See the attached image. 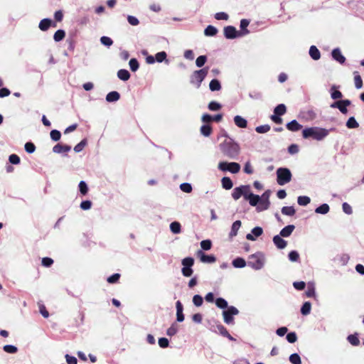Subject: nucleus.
I'll list each match as a JSON object with an SVG mask.
<instances>
[{"instance_id": "20", "label": "nucleus", "mask_w": 364, "mask_h": 364, "mask_svg": "<svg viewBox=\"0 0 364 364\" xmlns=\"http://www.w3.org/2000/svg\"><path fill=\"white\" fill-rule=\"evenodd\" d=\"M286 127L291 132H297L302 128V125L300 124L296 119H293L286 124Z\"/></svg>"}, {"instance_id": "49", "label": "nucleus", "mask_w": 364, "mask_h": 364, "mask_svg": "<svg viewBox=\"0 0 364 364\" xmlns=\"http://www.w3.org/2000/svg\"><path fill=\"white\" fill-rule=\"evenodd\" d=\"M79 191L83 196L86 195L88 192V187L87 183L84 181H81L78 185Z\"/></svg>"}, {"instance_id": "35", "label": "nucleus", "mask_w": 364, "mask_h": 364, "mask_svg": "<svg viewBox=\"0 0 364 364\" xmlns=\"http://www.w3.org/2000/svg\"><path fill=\"white\" fill-rule=\"evenodd\" d=\"M330 208L327 203H323L318 207H317L315 210V212L318 214H326L329 212Z\"/></svg>"}, {"instance_id": "30", "label": "nucleus", "mask_w": 364, "mask_h": 364, "mask_svg": "<svg viewBox=\"0 0 364 364\" xmlns=\"http://www.w3.org/2000/svg\"><path fill=\"white\" fill-rule=\"evenodd\" d=\"M166 57L167 54L165 51L159 52L155 55V59L156 62L162 63L164 61L166 64H168L169 61L166 59Z\"/></svg>"}, {"instance_id": "9", "label": "nucleus", "mask_w": 364, "mask_h": 364, "mask_svg": "<svg viewBox=\"0 0 364 364\" xmlns=\"http://www.w3.org/2000/svg\"><path fill=\"white\" fill-rule=\"evenodd\" d=\"M238 314L239 311L236 307L233 306H229L226 310L223 311L224 322L227 324L234 323L233 316L237 315Z\"/></svg>"}, {"instance_id": "26", "label": "nucleus", "mask_w": 364, "mask_h": 364, "mask_svg": "<svg viewBox=\"0 0 364 364\" xmlns=\"http://www.w3.org/2000/svg\"><path fill=\"white\" fill-rule=\"evenodd\" d=\"M120 98V95L117 91H112L109 92L106 96V100L109 102H114L119 100Z\"/></svg>"}, {"instance_id": "46", "label": "nucleus", "mask_w": 364, "mask_h": 364, "mask_svg": "<svg viewBox=\"0 0 364 364\" xmlns=\"http://www.w3.org/2000/svg\"><path fill=\"white\" fill-rule=\"evenodd\" d=\"M288 258L291 262H298L299 260V254L297 251L292 250L289 253Z\"/></svg>"}, {"instance_id": "8", "label": "nucleus", "mask_w": 364, "mask_h": 364, "mask_svg": "<svg viewBox=\"0 0 364 364\" xmlns=\"http://www.w3.org/2000/svg\"><path fill=\"white\" fill-rule=\"evenodd\" d=\"M181 264L183 268L181 269L182 274L184 277H191L193 274L192 266L194 264V259L191 257H188L182 259Z\"/></svg>"}, {"instance_id": "24", "label": "nucleus", "mask_w": 364, "mask_h": 364, "mask_svg": "<svg viewBox=\"0 0 364 364\" xmlns=\"http://www.w3.org/2000/svg\"><path fill=\"white\" fill-rule=\"evenodd\" d=\"M338 87L335 85H332L331 87V90H330L331 97L333 100H338V99H341L343 97V94L341 93V92L336 90Z\"/></svg>"}, {"instance_id": "59", "label": "nucleus", "mask_w": 364, "mask_h": 364, "mask_svg": "<svg viewBox=\"0 0 364 364\" xmlns=\"http://www.w3.org/2000/svg\"><path fill=\"white\" fill-rule=\"evenodd\" d=\"M200 247L203 250H209L212 247V242L210 240H205L200 242Z\"/></svg>"}, {"instance_id": "25", "label": "nucleus", "mask_w": 364, "mask_h": 364, "mask_svg": "<svg viewBox=\"0 0 364 364\" xmlns=\"http://www.w3.org/2000/svg\"><path fill=\"white\" fill-rule=\"evenodd\" d=\"M241 227V221L240 220H236L235 221L231 227V230L230 232L229 236L230 237H235L237 234V232Z\"/></svg>"}, {"instance_id": "2", "label": "nucleus", "mask_w": 364, "mask_h": 364, "mask_svg": "<svg viewBox=\"0 0 364 364\" xmlns=\"http://www.w3.org/2000/svg\"><path fill=\"white\" fill-rule=\"evenodd\" d=\"M220 149L225 156L231 159H237L240 151L239 144L231 138L221 143Z\"/></svg>"}, {"instance_id": "19", "label": "nucleus", "mask_w": 364, "mask_h": 364, "mask_svg": "<svg viewBox=\"0 0 364 364\" xmlns=\"http://www.w3.org/2000/svg\"><path fill=\"white\" fill-rule=\"evenodd\" d=\"M176 320L178 322H182L184 321V315L183 314V305L180 301H177L176 303Z\"/></svg>"}, {"instance_id": "16", "label": "nucleus", "mask_w": 364, "mask_h": 364, "mask_svg": "<svg viewBox=\"0 0 364 364\" xmlns=\"http://www.w3.org/2000/svg\"><path fill=\"white\" fill-rule=\"evenodd\" d=\"M331 55L333 60L341 64H343L346 61V58L342 55L341 51L338 48H334L332 50Z\"/></svg>"}, {"instance_id": "11", "label": "nucleus", "mask_w": 364, "mask_h": 364, "mask_svg": "<svg viewBox=\"0 0 364 364\" xmlns=\"http://www.w3.org/2000/svg\"><path fill=\"white\" fill-rule=\"evenodd\" d=\"M351 104L350 100H343L336 101L331 105V108H337L340 110V112L343 114H347L348 109L347 107Z\"/></svg>"}, {"instance_id": "40", "label": "nucleus", "mask_w": 364, "mask_h": 364, "mask_svg": "<svg viewBox=\"0 0 364 364\" xmlns=\"http://www.w3.org/2000/svg\"><path fill=\"white\" fill-rule=\"evenodd\" d=\"M311 309V304L309 301H306L303 304L301 308V313L303 315H308L310 314Z\"/></svg>"}, {"instance_id": "36", "label": "nucleus", "mask_w": 364, "mask_h": 364, "mask_svg": "<svg viewBox=\"0 0 364 364\" xmlns=\"http://www.w3.org/2000/svg\"><path fill=\"white\" fill-rule=\"evenodd\" d=\"M281 212L283 215L293 216L295 214L296 210L293 206H284L282 208Z\"/></svg>"}, {"instance_id": "53", "label": "nucleus", "mask_w": 364, "mask_h": 364, "mask_svg": "<svg viewBox=\"0 0 364 364\" xmlns=\"http://www.w3.org/2000/svg\"><path fill=\"white\" fill-rule=\"evenodd\" d=\"M86 144H87V139H83L80 143H78L77 145L75 146L74 151L76 153L80 152L84 149V147L86 146Z\"/></svg>"}, {"instance_id": "22", "label": "nucleus", "mask_w": 364, "mask_h": 364, "mask_svg": "<svg viewBox=\"0 0 364 364\" xmlns=\"http://www.w3.org/2000/svg\"><path fill=\"white\" fill-rule=\"evenodd\" d=\"M234 122L239 128H246L247 126V121L240 115H236L234 117Z\"/></svg>"}, {"instance_id": "47", "label": "nucleus", "mask_w": 364, "mask_h": 364, "mask_svg": "<svg viewBox=\"0 0 364 364\" xmlns=\"http://www.w3.org/2000/svg\"><path fill=\"white\" fill-rule=\"evenodd\" d=\"M270 129H271V127L269 124H264V125L257 126L255 128V131L259 134H264V133L268 132L270 130Z\"/></svg>"}, {"instance_id": "29", "label": "nucleus", "mask_w": 364, "mask_h": 364, "mask_svg": "<svg viewBox=\"0 0 364 364\" xmlns=\"http://www.w3.org/2000/svg\"><path fill=\"white\" fill-rule=\"evenodd\" d=\"M221 183L223 188L225 190H230L233 186L232 180L228 176H224L221 180Z\"/></svg>"}, {"instance_id": "61", "label": "nucleus", "mask_w": 364, "mask_h": 364, "mask_svg": "<svg viewBox=\"0 0 364 364\" xmlns=\"http://www.w3.org/2000/svg\"><path fill=\"white\" fill-rule=\"evenodd\" d=\"M193 302L195 306H200L203 304V297L198 294L194 295L193 297Z\"/></svg>"}, {"instance_id": "64", "label": "nucleus", "mask_w": 364, "mask_h": 364, "mask_svg": "<svg viewBox=\"0 0 364 364\" xmlns=\"http://www.w3.org/2000/svg\"><path fill=\"white\" fill-rule=\"evenodd\" d=\"M65 358V360H66V362L68 364H77V360L75 356L70 355L69 354H66Z\"/></svg>"}, {"instance_id": "10", "label": "nucleus", "mask_w": 364, "mask_h": 364, "mask_svg": "<svg viewBox=\"0 0 364 364\" xmlns=\"http://www.w3.org/2000/svg\"><path fill=\"white\" fill-rule=\"evenodd\" d=\"M250 191V187L248 185L240 186L233 189L232 192V197L235 200H238L241 196L245 198L247 192Z\"/></svg>"}, {"instance_id": "23", "label": "nucleus", "mask_w": 364, "mask_h": 364, "mask_svg": "<svg viewBox=\"0 0 364 364\" xmlns=\"http://www.w3.org/2000/svg\"><path fill=\"white\" fill-rule=\"evenodd\" d=\"M309 55L314 60H318L321 58L319 50L315 46H311L309 48Z\"/></svg>"}, {"instance_id": "3", "label": "nucleus", "mask_w": 364, "mask_h": 364, "mask_svg": "<svg viewBox=\"0 0 364 364\" xmlns=\"http://www.w3.org/2000/svg\"><path fill=\"white\" fill-rule=\"evenodd\" d=\"M335 130L334 128L326 129L318 127L306 128L302 132V136L304 139L312 138L317 141H321L326 138L331 131Z\"/></svg>"}, {"instance_id": "62", "label": "nucleus", "mask_w": 364, "mask_h": 364, "mask_svg": "<svg viewBox=\"0 0 364 364\" xmlns=\"http://www.w3.org/2000/svg\"><path fill=\"white\" fill-rule=\"evenodd\" d=\"M287 340L290 343H294L297 341V336L295 332H290L286 336Z\"/></svg>"}, {"instance_id": "41", "label": "nucleus", "mask_w": 364, "mask_h": 364, "mask_svg": "<svg viewBox=\"0 0 364 364\" xmlns=\"http://www.w3.org/2000/svg\"><path fill=\"white\" fill-rule=\"evenodd\" d=\"M310 202H311V199L309 196H299L297 198L298 204L301 206H306L309 203H310Z\"/></svg>"}, {"instance_id": "57", "label": "nucleus", "mask_w": 364, "mask_h": 364, "mask_svg": "<svg viewBox=\"0 0 364 364\" xmlns=\"http://www.w3.org/2000/svg\"><path fill=\"white\" fill-rule=\"evenodd\" d=\"M100 42L102 45L109 47L113 44V41L108 36H102L100 38Z\"/></svg>"}, {"instance_id": "15", "label": "nucleus", "mask_w": 364, "mask_h": 364, "mask_svg": "<svg viewBox=\"0 0 364 364\" xmlns=\"http://www.w3.org/2000/svg\"><path fill=\"white\" fill-rule=\"evenodd\" d=\"M197 255L203 263H213L216 261V257L214 255H205L202 250H198Z\"/></svg>"}, {"instance_id": "27", "label": "nucleus", "mask_w": 364, "mask_h": 364, "mask_svg": "<svg viewBox=\"0 0 364 364\" xmlns=\"http://www.w3.org/2000/svg\"><path fill=\"white\" fill-rule=\"evenodd\" d=\"M221 87L220 82L217 79L212 80L209 83V88L212 92L219 91Z\"/></svg>"}, {"instance_id": "14", "label": "nucleus", "mask_w": 364, "mask_h": 364, "mask_svg": "<svg viewBox=\"0 0 364 364\" xmlns=\"http://www.w3.org/2000/svg\"><path fill=\"white\" fill-rule=\"evenodd\" d=\"M50 27H56V23L48 18L42 19L38 25V28L42 31H47Z\"/></svg>"}, {"instance_id": "7", "label": "nucleus", "mask_w": 364, "mask_h": 364, "mask_svg": "<svg viewBox=\"0 0 364 364\" xmlns=\"http://www.w3.org/2000/svg\"><path fill=\"white\" fill-rule=\"evenodd\" d=\"M218 168L222 171H230L232 173H237L240 170V165L236 162L220 161L218 164Z\"/></svg>"}, {"instance_id": "54", "label": "nucleus", "mask_w": 364, "mask_h": 364, "mask_svg": "<svg viewBox=\"0 0 364 364\" xmlns=\"http://www.w3.org/2000/svg\"><path fill=\"white\" fill-rule=\"evenodd\" d=\"M208 107L210 111H218L222 107V106L219 102L212 101L208 104Z\"/></svg>"}, {"instance_id": "37", "label": "nucleus", "mask_w": 364, "mask_h": 364, "mask_svg": "<svg viewBox=\"0 0 364 364\" xmlns=\"http://www.w3.org/2000/svg\"><path fill=\"white\" fill-rule=\"evenodd\" d=\"M217 33L218 29L211 25L208 26L204 31V33L207 36H214L217 34Z\"/></svg>"}, {"instance_id": "44", "label": "nucleus", "mask_w": 364, "mask_h": 364, "mask_svg": "<svg viewBox=\"0 0 364 364\" xmlns=\"http://www.w3.org/2000/svg\"><path fill=\"white\" fill-rule=\"evenodd\" d=\"M65 36V32L64 30L59 29L54 33L53 39L56 42L62 41Z\"/></svg>"}, {"instance_id": "28", "label": "nucleus", "mask_w": 364, "mask_h": 364, "mask_svg": "<svg viewBox=\"0 0 364 364\" xmlns=\"http://www.w3.org/2000/svg\"><path fill=\"white\" fill-rule=\"evenodd\" d=\"M232 266L235 268H243L247 265V262L242 257H237L232 260Z\"/></svg>"}, {"instance_id": "43", "label": "nucleus", "mask_w": 364, "mask_h": 364, "mask_svg": "<svg viewBox=\"0 0 364 364\" xmlns=\"http://www.w3.org/2000/svg\"><path fill=\"white\" fill-rule=\"evenodd\" d=\"M346 127L348 129H355L359 127V124L355 120L354 117H350L346 122Z\"/></svg>"}, {"instance_id": "4", "label": "nucleus", "mask_w": 364, "mask_h": 364, "mask_svg": "<svg viewBox=\"0 0 364 364\" xmlns=\"http://www.w3.org/2000/svg\"><path fill=\"white\" fill-rule=\"evenodd\" d=\"M264 255L261 252H257L249 257L247 265L255 270H259L264 265Z\"/></svg>"}, {"instance_id": "12", "label": "nucleus", "mask_w": 364, "mask_h": 364, "mask_svg": "<svg viewBox=\"0 0 364 364\" xmlns=\"http://www.w3.org/2000/svg\"><path fill=\"white\" fill-rule=\"evenodd\" d=\"M224 36L228 39H234L241 36V33L237 31L232 26H228L224 28Z\"/></svg>"}, {"instance_id": "6", "label": "nucleus", "mask_w": 364, "mask_h": 364, "mask_svg": "<svg viewBox=\"0 0 364 364\" xmlns=\"http://www.w3.org/2000/svg\"><path fill=\"white\" fill-rule=\"evenodd\" d=\"M291 173L287 168H279L277 170V182L280 186H284L291 180Z\"/></svg>"}, {"instance_id": "52", "label": "nucleus", "mask_w": 364, "mask_h": 364, "mask_svg": "<svg viewBox=\"0 0 364 364\" xmlns=\"http://www.w3.org/2000/svg\"><path fill=\"white\" fill-rule=\"evenodd\" d=\"M132 71L135 72L139 69V64L136 58H132L129 63Z\"/></svg>"}, {"instance_id": "1", "label": "nucleus", "mask_w": 364, "mask_h": 364, "mask_svg": "<svg viewBox=\"0 0 364 364\" xmlns=\"http://www.w3.org/2000/svg\"><path fill=\"white\" fill-rule=\"evenodd\" d=\"M271 195V191L267 190L263 194L259 196L252 193L247 192L245 200L249 201L251 206H256V209L258 212H262L267 210L270 206L269 197Z\"/></svg>"}, {"instance_id": "5", "label": "nucleus", "mask_w": 364, "mask_h": 364, "mask_svg": "<svg viewBox=\"0 0 364 364\" xmlns=\"http://www.w3.org/2000/svg\"><path fill=\"white\" fill-rule=\"evenodd\" d=\"M209 67H205L200 70H195L190 77L191 84L195 85L196 88H199L202 82L205 80L208 75Z\"/></svg>"}, {"instance_id": "13", "label": "nucleus", "mask_w": 364, "mask_h": 364, "mask_svg": "<svg viewBox=\"0 0 364 364\" xmlns=\"http://www.w3.org/2000/svg\"><path fill=\"white\" fill-rule=\"evenodd\" d=\"M263 233V229L261 227L257 226L252 229L251 233L246 235V239L250 241H255L256 238L261 236Z\"/></svg>"}, {"instance_id": "63", "label": "nucleus", "mask_w": 364, "mask_h": 364, "mask_svg": "<svg viewBox=\"0 0 364 364\" xmlns=\"http://www.w3.org/2000/svg\"><path fill=\"white\" fill-rule=\"evenodd\" d=\"M24 148H25L26 151L28 152V154H32L36 150L35 145L31 142L26 143Z\"/></svg>"}, {"instance_id": "51", "label": "nucleus", "mask_w": 364, "mask_h": 364, "mask_svg": "<svg viewBox=\"0 0 364 364\" xmlns=\"http://www.w3.org/2000/svg\"><path fill=\"white\" fill-rule=\"evenodd\" d=\"M207 61L206 55H200L196 60V65L198 68H202Z\"/></svg>"}, {"instance_id": "45", "label": "nucleus", "mask_w": 364, "mask_h": 364, "mask_svg": "<svg viewBox=\"0 0 364 364\" xmlns=\"http://www.w3.org/2000/svg\"><path fill=\"white\" fill-rule=\"evenodd\" d=\"M289 359L290 363L292 364H301V358H300L299 355L296 353H292L291 355H290Z\"/></svg>"}, {"instance_id": "38", "label": "nucleus", "mask_w": 364, "mask_h": 364, "mask_svg": "<svg viewBox=\"0 0 364 364\" xmlns=\"http://www.w3.org/2000/svg\"><path fill=\"white\" fill-rule=\"evenodd\" d=\"M287 112V107L284 104H279L274 109V113L279 115L282 116L284 115Z\"/></svg>"}, {"instance_id": "50", "label": "nucleus", "mask_w": 364, "mask_h": 364, "mask_svg": "<svg viewBox=\"0 0 364 364\" xmlns=\"http://www.w3.org/2000/svg\"><path fill=\"white\" fill-rule=\"evenodd\" d=\"M50 138L54 141H58L61 137V133L57 129H53L50 133Z\"/></svg>"}, {"instance_id": "31", "label": "nucleus", "mask_w": 364, "mask_h": 364, "mask_svg": "<svg viewBox=\"0 0 364 364\" xmlns=\"http://www.w3.org/2000/svg\"><path fill=\"white\" fill-rule=\"evenodd\" d=\"M117 77L123 81H127L130 78V73L127 70L120 69L117 72Z\"/></svg>"}, {"instance_id": "58", "label": "nucleus", "mask_w": 364, "mask_h": 364, "mask_svg": "<svg viewBox=\"0 0 364 364\" xmlns=\"http://www.w3.org/2000/svg\"><path fill=\"white\" fill-rule=\"evenodd\" d=\"M180 188L182 191L189 193L192 191V186L189 183H183L180 185Z\"/></svg>"}, {"instance_id": "60", "label": "nucleus", "mask_w": 364, "mask_h": 364, "mask_svg": "<svg viewBox=\"0 0 364 364\" xmlns=\"http://www.w3.org/2000/svg\"><path fill=\"white\" fill-rule=\"evenodd\" d=\"M3 349L8 353H16L18 350L17 348L13 345H5Z\"/></svg>"}, {"instance_id": "18", "label": "nucleus", "mask_w": 364, "mask_h": 364, "mask_svg": "<svg viewBox=\"0 0 364 364\" xmlns=\"http://www.w3.org/2000/svg\"><path fill=\"white\" fill-rule=\"evenodd\" d=\"M273 242L275 245V246L279 250L284 249L287 245V242L282 239V236H280L279 235L274 236Z\"/></svg>"}, {"instance_id": "55", "label": "nucleus", "mask_w": 364, "mask_h": 364, "mask_svg": "<svg viewBox=\"0 0 364 364\" xmlns=\"http://www.w3.org/2000/svg\"><path fill=\"white\" fill-rule=\"evenodd\" d=\"M315 287L313 284H308V288L306 291V295L307 297H313L315 296Z\"/></svg>"}, {"instance_id": "33", "label": "nucleus", "mask_w": 364, "mask_h": 364, "mask_svg": "<svg viewBox=\"0 0 364 364\" xmlns=\"http://www.w3.org/2000/svg\"><path fill=\"white\" fill-rule=\"evenodd\" d=\"M348 341L353 346H358L360 344V341L358 339V334L357 333L354 334L349 335L347 337Z\"/></svg>"}, {"instance_id": "32", "label": "nucleus", "mask_w": 364, "mask_h": 364, "mask_svg": "<svg viewBox=\"0 0 364 364\" xmlns=\"http://www.w3.org/2000/svg\"><path fill=\"white\" fill-rule=\"evenodd\" d=\"M250 21L247 19H242L240 21V28L242 30L241 36L244 35H247L250 33L249 30L247 28V27L249 26Z\"/></svg>"}, {"instance_id": "39", "label": "nucleus", "mask_w": 364, "mask_h": 364, "mask_svg": "<svg viewBox=\"0 0 364 364\" xmlns=\"http://www.w3.org/2000/svg\"><path fill=\"white\" fill-rule=\"evenodd\" d=\"M170 230L174 234H178L181 231V226L178 222L174 221L170 225Z\"/></svg>"}, {"instance_id": "34", "label": "nucleus", "mask_w": 364, "mask_h": 364, "mask_svg": "<svg viewBox=\"0 0 364 364\" xmlns=\"http://www.w3.org/2000/svg\"><path fill=\"white\" fill-rule=\"evenodd\" d=\"M200 134L204 136H209L212 133V127L209 124H203L200 129Z\"/></svg>"}, {"instance_id": "56", "label": "nucleus", "mask_w": 364, "mask_h": 364, "mask_svg": "<svg viewBox=\"0 0 364 364\" xmlns=\"http://www.w3.org/2000/svg\"><path fill=\"white\" fill-rule=\"evenodd\" d=\"M178 327L175 323H173L166 331V334L168 336H173L178 332Z\"/></svg>"}, {"instance_id": "17", "label": "nucleus", "mask_w": 364, "mask_h": 364, "mask_svg": "<svg viewBox=\"0 0 364 364\" xmlns=\"http://www.w3.org/2000/svg\"><path fill=\"white\" fill-rule=\"evenodd\" d=\"M71 150V146L69 145L57 144L53 147V151L55 154L67 153Z\"/></svg>"}, {"instance_id": "21", "label": "nucleus", "mask_w": 364, "mask_h": 364, "mask_svg": "<svg viewBox=\"0 0 364 364\" xmlns=\"http://www.w3.org/2000/svg\"><path fill=\"white\" fill-rule=\"evenodd\" d=\"M294 229L295 226L294 225H288L281 230L279 235L283 237H288L291 235Z\"/></svg>"}, {"instance_id": "42", "label": "nucleus", "mask_w": 364, "mask_h": 364, "mask_svg": "<svg viewBox=\"0 0 364 364\" xmlns=\"http://www.w3.org/2000/svg\"><path fill=\"white\" fill-rule=\"evenodd\" d=\"M215 304L218 308L222 309H225L229 307L227 301L221 297L216 299Z\"/></svg>"}, {"instance_id": "48", "label": "nucleus", "mask_w": 364, "mask_h": 364, "mask_svg": "<svg viewBox=\"0 0 364 364\" xmlns=\"http://www.w3.org/2000/svg\"><path fill=\"white\" fill-rule=\"evenodd\" d=\"M354 82H355V87L357 89H360L363 87V80L361 77L358 74L357 72L354 73Z\"/></svg>"}]
</instances>
